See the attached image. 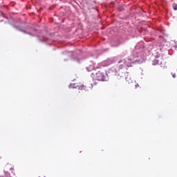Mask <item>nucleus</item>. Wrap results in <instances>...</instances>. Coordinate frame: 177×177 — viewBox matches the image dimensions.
<instances>
[{"label": "nucleus", "instance_id": "nucleus-1", "mask_svg": "<svg viewBox=\"0 0 177 177\" xmlns=\"http://www.w3.org/2000/svg\"><path fill=\"white\" fill-rule=\"evenodd\" d=\"M69 88H76L80 91H89L92 89V84L87 83L85 86L82 84L77 85V84H73L69 85Z\"/></svg>", "mask_w": 177, "mask_h": 177}, {"label": "nucleus", "instance_id": "nucleus-6", "mask_svg": "<svg viewBox=\"0 0 177 177\" xmlns=\"http://www.w3.org/2000/svg\"><path fill=\"white\" fill-rule=\"evenodd\" d=\"M173 78H176V75L175 73H171Z\"/></svg>", "mask_w": 177, "mask_h": 177}, {"label": "nucleus", "instance_id": "nucleus-2", "mask_svg": "<svg viewBox=\"0 0 177 177\" xmlns=\"http://www.w3.org/2000/svg\"><path fill=\"white\" fill-rule=\"evenodd\" d=\"M95 78L98 81H105L106 80V76L104 75V73L99 71L96 73Z\"/></svg>", "mask_w": 177, "mask_h": 177}, {"label": "nucleus", "instance_id": "nucleus-5", "mask_svg": "<svg viewBox=\"0 0 177 177\" xmlns=\"http://www.w3.org/2000/svg\"><path fill=\"white\" fill-rule=\"evenodd\" d=\"M173 9H174V10H177V4L176 3L173 4Z\"/></svg>", "mask_w": 177, "mask_h": 177}, {"label": "nucleus", "instance_id": "nucleus-4", "mask_svg": "<svg viewBox=\"0 0 177 177\" xmlns=\"http://www.w3.org/2000/svg\"><path fill=\"white\" fill-rule=\"evenodd\" d=\"M97 68H102V66L97 65L95 66L94 64H92L86 68V70L88 71H93V70H97Z\"/></svg>", "mask_w": 177, "mask_h": 177}, {"label": "nucleus", "instance_id": "nucleus-3", "mask_svg": "<svg viewBox=\"0 0 177 177\" xmlns=\"http://www.w3.org/2000/svg\"><path fill=\"white\" fill-rule=\"evenodd\" d=\"M119 63H123V64H120L119 65V68H120L122 70V68H125V67H131L132 65L127 62L125 59L122 60V61H120Z\"/></svg>", "mask_w": 177, "mask_h": 177}, {"label": "nucleus", "instance_id": "nucleus-7", "mask_svg": "<svg viewBox=\"0 0 177 177\" xmlns=\"http://www.w3.org/2000/svg\"><path fill=\"white\" fill-rule=\"evenodd\" d=\"M22 32H24L25 34H28L26 30H20Z\"/></svg>", "mask_w": 177, "mask_h": 177}]
</instances>
